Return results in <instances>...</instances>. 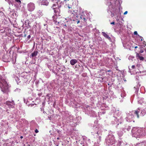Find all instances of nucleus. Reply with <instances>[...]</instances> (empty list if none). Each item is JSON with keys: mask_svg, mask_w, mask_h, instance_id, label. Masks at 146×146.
I'll list each match as a JSON object with an SVG mask.
<instances>
[{"mask_svg": "<svg viewBox=\"0 0 146 146\" xmlns=\"http://www.w3.org/2000/svg\"><path fill=\"white\" fill-rule=\"evenodd\" d=\"M134 129H133L132 132L133 133L134 137H136L140 138L141 136H143V129L142 128H139L137 129L135 132H133Z\"/></svg>", "mask_w": 146, "mask_h": 146, "instance_id": "f257e3e1", "label": "nucleus"}, {"mask_svg": "<svg viewBox=\"0 0 146 146\" xmlns=\"http://www.w3.org/2000/svg\"><path fill=\"white\" fill-rule=\"evenodd\" d=\"M0 87L2 91L7 90L8 88V85L6 81L4 79H0Z\"/></svg>", "mask_w": 146, "mask_h": 146, "instance_id": "f03ea898", "label": "nucleus"}, {"mask_svg": "<svg viewBox=\"0 0 146 146\" xmlns=\"http://www.w3.org/2000/svg\"><path fill=\"white\" fill-rule=\"evenodd\" d=\"M27 8L28 10L29 11L31 12L33 11L35 8V4L32 2L29 3L27 5Z\"/></svg>", "mask_w": 146, "mask_h": 146, "instance_id": "7ed1b4c3", "label": "nucleus"}, {"mask_svg": "<svg viewBox=\"0 0 146 146\" xmlns=\"http://www.w3.org/2000/svg\"><path fill=\"white\" fill-rule=\"evenodd\" d=\"M57 5L56 4L54 3L53 4V6L52 7V8L54 9V12L55 13V15H58L60 16L59 15L60 12V10L59 7H56Z\"/></svg>", "mask_w": 146, "mask_h": 146, "instance_id": "20e7f679", "label": "nucleus"}, {"mask_svg": "<svg viewBox=\"0 0 146 146\" xmlns=\"http://www.w3.org/2000/svg\"><path fill=\"white\" fill-rule=\"evenodd\" d=\"M72 11V12H71V13H70V17H71V20H72L73 21H74V17L75 16H76V15L77 11L75 10L74 9Z\"/></svg>", "mask_w": 146, "mask_h": 146, "instance_id": "39448f33", "label": "nucleus"}, {"mask_svg": "<svg viewBox=\"0 0 146 146\" xmlns=\"http://www.w3.org/2000/svg\"><path fill=\"white\" fill-rule=\"evenodd\" d=\"M136 58L137 60H143L144 58L143 57L141 56V54H139L137 52H136Z\"/></svg>", "mask_w": 146, "mask_h": 146, "instance_id": "423d86ee", "label": "nucleus"}, {"mask_svg": "<svg viewBox=\"0 0 146 146\" xmlns=\"http://www.w3.org/2000/svg\"><path fill=\"white\" fill-rule=\"evenodd\" d=\"M77 62V60L75 59H72L70 61V63L72 65H74Z\"/></svg>", "mask_w": 146, "mask_h": 146, "instance_id": "0eeeda50", "label": "nucleus"}, {"mask_svg": "<svg viewBox=\"0 0 146 146\" xmlns=\"http://www.w3.org/2000/svg\"><path fill=\"white\" fill-rule=\"evenodd\" d=\"M5 104L7 105L8 106H11L12 105L11 104H14V101L13 100H12L11 102H10L9 101H7Z\"/></svg>", "mask_w": 146, "mask_h": 146, "instance_id": "6e6552de", "label": "nucleus"}, {"mask_svg": "<svg viewBox=\"0 0 146 146\" xmlns=\"http://www.w3.org/2000/svg\"><path fill=\"white\" fill-rule=\"evenodd\" d=\"M102 34L103 36L106 38L108 39L109 40H110L111 39V38L106 33L102 32Z\"/></svg>", "mask_w": 146, "mask_h": 146, "instance_id": "1a4fd4ad", "label": "nucleus"}, {"mask_svg": "<svg viewBox=\"0 0 146 146\" xmlns=\"http://www.w3.org/2000/svg\"><path fill=\"white\" fill-rule=\"evenodd\" d=\"M146 114V109H143L141 111L140 115L143 116Z\"/></svg>", "mask_w": 146, "mask_h": 146, "instance_id": "9d476101", "label": "nucleus"}, {"mask_svg": "<svg viewBox=\"0 0 146 146\" xmlns=\"http://www.w3.org/2000/svg\"><path fill=\"white\" fill-rule=\"evenodd\" d=\"M38 53V52L37 50H35L31 54V56L32 57H33L36 56Z\"/></svg>", "mask_w": 146, "mask_h": 146, "instance_id": "9b49d317", "label": "nucleus"}, {"mask_svg": "<svg viewBox=\"0 0 146 146\" xmlns=\"http://www.w3.org/2000/svg\"><path fill=\"white\" fill-rule=\"evenodd\" d=\"M68 7L69 9L68 12L70 13H71V12H72V10H74V9L71 6L70 7L69 5H68Z\"/></svg>", "mask_w": 146, "mask_h": 146, "instance_id": "f8f14e48", "label": "nucleus"}, {"mask_svg": "<svg viewBox=\"0 0 146 146\" xmlns=\"http://www.w3.org/2000/svg\"><path fill=\"white\" fill-rule=\"evenodd\" d=\"M80 18L83 20L84 22H86L87 21L86 19V16L84 15H82L80 16Z\"/></svg>", "mask_w": 146, "mask_h": 146, "instance_id": "ddd939ff", "label": "nucleus"}, {"mask_svg": "<svg viewBox=\"0 0 146 146\" xmlns=\"http://www.w3.org/2000/svg\"><path fill=\"white\" fill-rule=\"evenodd\" d=\"M139 111L138 110H135L134 112V114H135L137 115V117L138 118H139Z\"/></svg>", "mask_w": 146, "mask_h": 146, "instance_id": "4468645a", "label": "nucleus"}, {"mask_svg": "<svg viewBox=\"0 0 146 146\" xmlns=\"http://www.w3.org/2000/svg\"><path fill=\"white\" fill-rule=\"evenodd\" d=\"M42 4L44 5H47L48 4V2L47 1H46L45 2H42Z\"/></svg>", "mask_w": 146, "mask_h": 146, "instance_id": "2eb2a0df", "label": "nucleus"}, {"mask_svg": "<svg viewBox=\"0 0 146 146\" xmlns=\"http://www.w3.org/2000/svg\"><path fill=\"white\" fill-rule=\"evenodd\" d=\"M143 136H144L145 135H146V128L144 129H143Z\"/></svg>", "mask_w": 146, "mask_h": 146, "instance_id": "dca6fc26", "label": "nucleus"}, {"mask_svg": "<svg viewBox=\"0 0 146 146\" xmlns=\"http://www.w3.org/2000/svg\"><path fill=\"white\" fill-rule=\"evenodd\" d=\"M141 144V145H144L145 146H146V141L142 142Z\"/></svg>", "mask_w": 146, "mask_h": 146, "instance_id": "f3484780", "label": "nucleus"}, {"mask_svg": "<svg viewBox=\"0 0 146 146\" xmlns=\"http://www.w3.org/2000/svg\"><path fill=\"white\" fill-rule=\"evenodd\" d=\"M15 1L19 4H20L21 3V1L20 0H15Z\"/></svg>", "mask_w": 146, "mask_h": 146, "instance_id": "a211bd4d", "label": "nucleus"}, {"mask_svg": "<svg viewBox=\"0 0 146 146\" xmlns=\"http://www.w3.org/2000/svg\"><path fill=\"white\" fill-rule=\"evenodd\" d=\"M52 1L54 3H55L57 4L59 1V0H52Z\"/></svg>", "mask_w": 146, "mask_h": 146, "instance_id": "6ab92c4d", "label": "nucleus"}, {"mask_svg": "<svg viewBox=\"0 0 146 146\" xmlns=\"http://www.w3.org/2000/svg\"><path fill=\"white\" fill-rule=\"evenodd\" d=\"M68 26H67L66 25H64V28L66 29L67 28H68Z\"/></svg>", "mask_w": 146, "mask_h": 146, "instance_id": "aec40b11", "label": "nucleus"}, {"mask_svg": "<svg viewBox=\"0 0 146 146\" xmlns=\"http://www.w3.org/2000/svg\"><path fill=\"white\" fill-rule=\"evenodd\" d=\"M134 35H137V31H135L134 32Z\"/></svg>", "mask_w": 146, "mask_h": 146, "instance_id": "412c9836", "label": "nucleus"}, {"mask_svg": "<svg viewBox=\"0 0 146 146\" xmlns=\"http://www.w3.org/2000/svg\"><path fill=\"white\" fill-rule=\"evenodd\" d=\"M35 132L36 133H38V131L37 129H36L35 130Z\"/></svg>", "mask_w": 146, "mask_h": 146, "instance_id": "4be33fe9", "label": "nucleus"}, {"mask_svg": "<svg viewBox=\"0 0 146 146\" xmlns=\"http://www.w3.org/2000/svg\"><path fill=\"white\" fill-rule=\"evenodd\" d=\"M135 65H132L131 66V68L132 69H134L135 68Z\"/></svg>", "mask_w": 146, "mask_h": 146, "instance_id": "5701e85b", "label": "nucleus"}, {"mask_svg": "<svg viewBox=\"0 0 146 146\" xmlns=\"http://www.w3.org/2000/svg\"><path fill=\"white\" fill-rule=\"evenodd\" d=\"M103 80V78H100L99 80H100V81H102V82Z\"/></svg>", "mask_w": 146, "mask_h": 146, "instance_id": "b1692460", "label": "nucleus"}, {"mask_svg": "<svg viewBox=\"0 0 146 146\" xmlns=\"http://www.w3.org/2000/svg\"><path fill=\"white\" fill-rule=\"evenodd\" d=\"M31 38V36L29 35L27 36V38L29 39Z\"/></svg>", "mask_w": 146, "mask_h": 146, "instance_id": "393cba45", "label": "nucleus"}, {"mask_svg": "<svg viewBox=\"0 0 146 146\" xmlns=\"http://www.w3.org/2000/svg\"><path fill=\"white\" fill-rule=\"evenodd\" d=\"M127 11H125L124 13V15H126V14H127Z\"/></svg>", "mask_w": 146, "mask_h": 146, "instance_id": "a878e982", "label": "nucleus"}, {"mask_svg": "<svg viewBox=\"0 0 146 146\" xmlns=\"http://www.w3.org/2000/svg\"><path fill=\"white\" fill-rule=\"evenodd\" d=\"M112 25H114L115 24V22H111L110 23Z\"/></svg>", "mask_w": 146, "mask_h": 146, "instance_id": "bb28decb", "label": "nucleus"}, {"mask_svg": "<svg viewBox=\"0 0 146 146\" xmlns=\"http://www.w3.org/2000/svg\"><path fill=\"white\" fill-rule=\"evenodd\" d=\"M139 37H140V38H141V41H142L143 40V38H142V37L141 36H139Z\"/></svg>", "mask_w": 146, "mask_h": 146, "instance_id": "cd10ccee", "label": "nucleus"}, {"mask_svg": "<svg viewBox=\"0 0 146 146\" xmlns=\"http://www.w3.org/2000/svg\"><path fill=\"white\" fill-rule=\"evenodd\" d=\"M48 118H49V119L50 120L51 119V117H48Z\"/></svg>", "mask_w": 146, "mask_h": 146, "instance_id": "c85d7f7f", "label": "nucleus"}, {"mask_svg": "<svg viewBox=\"0 0 146 146\" xmlns=\"http://www.w3.org/2000/svg\"><path fill=\"white\" fill-rule=\"evenodd\" d=\"M79 22H80V21L78 20L77 23L78 24Z\"/></svg>", "mask_w": 146, "mask_h": 146, "instance_id": "c756f323", "label": "nucleus"}, {"mask_svg": "<svg viewBox=\"0 0 146 146\" xmlns=\"http://www.w3.org/2000/svg\"><path fill=\"white\" fill-rule=\"evenodd\" d=\"M143 52V51H142L141 50L140 51V52L141 53Z\"/></svg>", "mask_w": 146, "mask_h": 146, "instance_id": "7c9ffc66", "label": "nucleus"}, {"mask_svg": "<svg viewBox=\"0 0 146 146\" xmlns=\"http://www.w3.org/2000/svg\"><path fill=\"white\" fill-rule=\"evenodd\" d=\"M23 138V136H21L20 137V138H21V139H22Z\"/></svg>", "mask_w": 146, "mask_h": 146, "instance_id": "2f4dec72", "label": "nucleus"}, {"mask_svg": "<svg viewBox=\"0 0 146 146\" xmlns=\"http://www.w3.org/2000/svg\"><path fill=\"white\" fill-rule=\"evenodd\" d=\"M137 48V46H136L135 47V48Z\"/></svg>", "mask_w": 146, "mask_h": 146, "instance_id": "473e14b6", "label": "nucleus"}, {"mask_svg": "<svg viewBox=\"0 0 146 146\" xmlns=\"http://www.w3.org/2000/svg\"><path fill=\"white\" fill-rule=\"evenodd\" d=\"M110 71H111L110 70H109L107 71V72H110Z\"/></svg>", "mask_w": 146, "mask_h": 146, "instance_id": "72a5a7b5", "label": "nucleus"}, {"mask_svg": "<svg viewBox=\"0 0 146 146\" xmlns=\"http://www.w3.org/2000/svg\"><path fill=\"white\" fill-rule=\"evenodd\" d=\"M26 35L25 34L24 35V37H26Z\"/></svg>", "mask_w": 146, "mask_h": 146, "instance_id": "f704fd0d", "label": "nucleus"}, {"mask_svg": "<svg viewBox=\"0 0 146 146\" xmlns=\"http://www.w3.org/2000/svg\"><path fill=\"white\" fill-rule=\"evenodd\" d=\"M59 137H58L57 138V140H59Z\"/></svg>", "mask_w": 146, "mask_h": 146, "instance_id": "c9c22d12", "label": "nucleus"}, {"mask_svg": "<svg viewBox=\"0 0 146 146\" xmlns=\"http://www.w3.org/2000/svg\"><path fill=\"white\" fill-rule=\"evenodd\" d=\"M145 42V41H144L143 42V44H144V43Z\"/></svg>", "mask_w": 146, "mask_h": 146, "instance_id": "e433bc0d", "label": "nucleus"}, {"mask_svg": "<svg viewBox=\"0 0 146 146\" xmlns=\"http://www.w3.org/2000/svg\"><path fill=\"white\" fill-rule=\"evenodd\" d=\"M83 146H84V145H83Z\"/></svg>", "mask_w": 146, "mask_h": 146, "instance_id": "4c0bfd02", "label": "nucleus"}]
</instances>
